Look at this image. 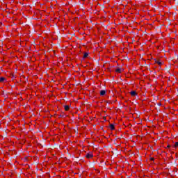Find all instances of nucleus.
Wrapping results in <instances>:
<instances>
[{"label":"nucleus","instance_id":"5","mask_svg":"<svg viewBox=\"0 0 178 178\" xmlns=\"http://www.w3.org/2000/svg\"><path fill=\"white\" fill-rule=\"evenodd\" d=\"M109 129L110 130H112V131L115 130V125L113 124H110Z\"/></svg>","mask_w":178,"mask_h":178},{"label":"nucleus","instance_id":"3","mask_svg":"<svg viewBox=\"0 0 178 178\" xmlns=\"http://www.w3.org/2000/svg\"><path fill=\"white\" fill-rule=\"evenodd\" d=\"M131 97H136L138 95L137 91L133 90L129 92Z\"/></svg>","mask_w":178,"mask_h":178},{"label":"nucleus","instance_id":"4","mask_svg":"<svg viewBox=\"0 0 178 178\" xmlns=\"http://www.w3.org/2000/svg\"><path fill=\"white\" fill-rule=\"evenodd\" d=\"M64 109L66 112L70 111V106H69V105H65L64 106Z\"/></svg>","mask_w":178,"mask_h":178},{"label":"nucleus","instance_id":"10","mask_svg":"<svg viewBox=\"0 0 178 178\" xmlns=\"http://www.w3.org/2000/svg\"><path fill=\"white\" fill-rule=\"evenodd\" d=\"M173 147H174V148H177L178 147V142H176Z\"/></svg>","mask_w":178,"mask_h":178},{"label":"nucleus","instance_id":"9","mask_svg":"<svg viewBox=\"0 0 178 178\" xmlns=\"http://www.w3.org/2000/svg\"><path fill=\"white\" fill-rule=\"evenodd\" d=\"M86 58H88V53H87V52H85L83 54V58L86 59Z\"/></svg>","mask_w":178,"mask_h":178},{"label":"nucleus","instance_id":"2","mask_svg":"<svg viewBox=\"0 0 178 178\" xmlns=\"http://www.w3.org/2000/svg\"><path fill=\"white\" fill-rule=\"evenodd\" d=\"M86 158H87V159H92L94 158V154H92V152H88L86 154Z\"/></svg>","mask_w":178,"mask_h":178},{"label":"nucleus","instance_id":"7","mask_svg":"<svg viewBox=\"0 0 178 178\" xmlns=\"http://www.w3.org/2000/svg\"><path fill=\"white\" fill-rule=\"evenodd\" d=\"M6 80L5 77H0V83H3Z\"/></svg>","mask_w":178,"mask_h":178},{"label":"nucleus","instance_id":"8","mask_svg":"<svg viewBox=\"0 0 178 178\" xmlns=\"http://www.w3.org/2000/svg\"><path fill=\"white\" fill-rule=\"evenodd\" d=\"M116 73H122V69L121 68H117L115 70Z\"/></svg>","mask_w":178,"mask_h":178},{"label":"nucleus","instance_id":"6","mask_svg":"<svg viewBox=\"0 0 178 178\" xmlns=\"http://www.w3.org/2000/svg\"><path fill=\"white\" fill-rule=\"evenodd\" d=\"M106 94V91H105V90H101L100 91V95L102 97H104V95H105Z\"/></svg>","mask_w":178,"mask_h":178},{"label":"nucleus","instance_id":"13","mask_svg":"<svg viewBox=\"0 0 178 178\" xmlns=\"http://www.w3.org/2000/svg\"><path fill=\"white\" fill-rule=\"evenodd\" d=\"M159 105H161V103H159Z\"/></svg>","mask_w":178,"mask_h":178},{"label":"nucleus","instance_id":"11","mask_svg":"<svg viewBox=\"0 0 178 178\" xmlns=\"http://www.w3.org/2000/svg\"><path fill=\"white\" fill-rule=\"evenodd\" d=\"M150 161H152L153 162L155 161V158H154V157H150Z\"/></svg>","mask_w":178,"mask_h":178},{"label":"nucleus","instance_id":"1","mask_svg":"<svg viewBox=\"0 0 178 178\" xmlns=\"http://www.w3.org/2000/svg\"><path fill=\"white\" fill-rule=\"evenodd\" d=\"M154 63L158 65L160 67H161L162 65H163V63H162V60H159V59H155Z\"/></svg>","mask_w":178,"mask_h":178},{"label":"nucleus","instance_id":"12","mask_svg":"<svg viewBox=\"0 0 178 178\" xmlns=\"http://www.w3.org/2000/svg\"><path fill=\"white\" fill-rule=\"evenodd\" d=\"M166 148H170V145H168Z\"/></svg>","mask_w":178,"mask_h":178}]
</instances>
